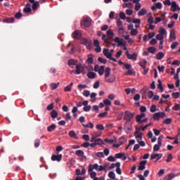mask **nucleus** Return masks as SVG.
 <instances>
[{
	"mask_svg": "<svg viewBox=\"0 0 180 180\" xmlns=\"http://www.w3.org/2000/svg\"><path fill=\"white\" fill-rule=\"evenodd\" d=\"M56 124H53L51 126L48 127L47 130L48 131H53V130H56Z\"/></svg>",
	"mask_w": 180,
	"mask_h": 180,
	"instance_id": "nucleus-39",
	"label": "nucleus"
},
{
	"mask_svg": "<svg viewBox=\"0 0 180 180\" xmlns=\"http://www.w3.org/2000/svg\"><path fill=\"white\" fill-rule=\"evenodd\" d=\"M153 96H154V92H153V91H149L148 92V98H149V99H151Z\"/></svg>",
	"mask_w": 180,
	"mask_h": 180,
	"instance_id": "nucleus-57",
	"label": "nucleus"
},
{
	"mask_svg": "<svg viewBox=\"0 0 180 180\" xmlns=\"http://www.w3.org/2000/svg\"><path fill=\"white\" fill-rule=\"evenodd\" d=\"M158 158V160H161L162 158V153H153L150 155V160H155Z\"/></svg>",
	"mask_w": 180,
	"mask_h": 180,
	"instance_id": "nucleus-15",
	"label": "nucleus"
},
{
	"mask_svg": "<svg viewBox=\"0 0 180 180\" xmlns=\"http://www.w3.org/2000/svg\"><path fill=\"white\" fill-rule=\"evenodd\" d=\"M139 65L141 67V68H144L146 65H147V60H142L141 62H139Z\"/></svg>",
	"mask_w": 180,
	"mask_h": 180,
	"instance_id": "nucleus-26",
	"label": "nucleus"
},
{
	"mask_svg": "<svg viewBox=\"0 0 180 180\" xmlns=\"http://www.w3.org/2000/svg\"><path fill=\"white\" fill-rule=\"evenodd\" d=\"M30 6H32L30 4H27L25 8L23 9V12H25V13H30V12H32V8Z\"/></svg>",
	"mask_w": 180,
	"mask_h": 180,
	"instance_id": "nucleus-16",
	"label": "nucleus"
},
{
	"mask_svg": "<svg viewBox=\"0 0 180 180\" xmlns=\"http://www.w3.org/2000/svg\"><path fill=\"white\" fill-rule=\"evenodd\" d=\"M103 103L105 105V106H110V105H112V102L109 101V99L103 100Z\"/></svg>",
	"mask_w": 180,
	"mask_h": 180,
	"instance_id": "nucleus-44",
	"label": "nucleus"
},
{
	"mask_svg": "<svg viewBox=\"0 0 180 180\" xmlns=\"http://www.w3.org/2000/svg\"><path fill=\"white\" fill-rule=\"evenodd\" d=\"M160 117H165V112H159L153 114V120H160Z\"/></svg>",
	"mask_w": 180,
	"mask_h": 180,
	"instance_id": "nucleus-8",
	"label": "nucleus"
},
{
	"mask_svg": "<svg viewBox=\"0 0 180 180\" xmlns=\"http://www.w3.org/2000/svg\"><path fill=\"white\" fill-rule=\"evenodd\" d=\"M156 110H157V105H151L150 108V112H151V113H154L156 112Z\"/></svg>",
	"mask_w": 180,
	"mask_h": 180,
	"instance_id": "nucleus-40",
	"label": "nucleus"
},
{
	"mask_svg": "<svg viewBox=\"0 0 180 180\" xmlns=\"http://www.w3.org/2000/svg\"><path fill=\"white\" fill-rule=\"evenodd\" d=\"M178 41H174V42H173L172 44V45H171V49H172V50H174V49H176V46H178Z\"/></svg>",
	"mask_w": 180,
	"mask_h": 180,
	"instance_id": "nucleus-51",
	"label": "nucleus"
},
{
	"mask_svg": "<svg viewBox=\"0 0 180 180\" xmlns=\"http://www.w3.org/2000/svg\"><path fill=\"white\" fill-rule=\"evenodd\" d=\"M40 139H36L34 142V148H37V147H40Z\"/></svg>",
	"mask_w": 180,
	"mask_h": 180,
	"instance_id": "nucleus-46",
	"label": "nucleus"
},
{
	"mask_svg": "<svg viewBox=\"0 0 180 180\" xmlns=\"http://www.w3.org/2000/svg\"><path fill=\"white\" fill-rule=\"evenodd\" d=\"M57 116H58V112H57L56 110H53L51 112V117H52V119H56Z\"/></svg>",
	"mask_w": 180,
	"mask_h": 180,
	"instance_id": "nucleus-27",
	"label": "nucleus"
},
{
	"mask_svg": "<svg viewBox=\"0 0 180 180\" xmlns=\"http://www.w3.org/2000/svg\"><path fill=\"white\" fill-rule=\"evenodd\" d=\"M163 124H171L172 123V119L167 118L162 122Z\"/></svg>",
	"mask_w": 180,
	"mask_h": 180,
	"instance_id": "nucleus-36",
	"label": "nucleus"
},
{
	"mask_svg": "<svg viewBox=\"0 0 180 180\" xmlns=\"http://www.w3.org/2000/svg\"><path fill=\"white\" fill-rule=\"evenodd\" d=\"M158 89H160L161 92H163L164 87L162 86V83L161 82V80L158 79Z\"/></svg>",
	"mask_w": 180,
	"mask_h": 180,
	"instance_id": "nucleus-33",
	"label": "nucleus"
},
{
	"mask_svg": "<svg viewBox=\"0 0 180 180\" xmlns=\"http://www.w3.org/2000/svg\"><path fill=\"white\" fill-rule=\"evenodd\" d=\"M77 64H78V60L75 59H70L68 61V65H69V67H71V65H77Z\"/></svg>",
	"mask_w": 180,
	"mask_h": 180,
	"instance_id": "nucleus-19",
	"label": "nucleus"
},
{
	"mask_svg": "<svg viewBox=\"0 0 180 180\" xmlns=\"http://www.w3.org/2000/svg\"><path fill=\"white\" fill-rule=\"evenodd\" d=\"M118 33L120 37H124V34H126V32H124V29L123 27L119 28Z\"/></svg>",
	"mask_w": 180,
	"mask_h": 180,
	"instance_id": "nucleus-24",
	"label": "nucleus"
},
{
	"mask_svg": "<svg viewBox=\"0 0 180 180\" xmlns=\"http://www.w3.org/2000/svg\"><path fill=\"white\" fill-rule=\"evenodd\" d=\"M123 155H124V153H116L115 154V158H122V157H123Z\"/></svg>",
	"mask_w": 180,
	"mask_h": 180,
	"instance_id": "nucleus-64",
	"label": "nucleus"
},
{
	"mask_svg": "<svg viewBox=\"0 0 180 180\" xmlns=\"http://www.w3.org/2000/svg\"><path fill=\"white\" fill-rule=\"evenodd\" d=\"M146 164H147V160L141 161L138 167L139 171H144L146 169Z\"/></svg>",
	"mask_w": 180,
	"mask_h": 180,
	"instance_id": "nucleus-13",
	"label": "nucleus"
},
{
	"mask_svg": "<svg viewBox=\"0 0 180 180\" xmlns=\"http://www.w3.org/2000/svg\"><path fill=\"white\" fill-rule=\"evenodd\" d=\"M38 6H40V3L39 1H35L32 4V10L36 11V9H37Z\"/></svg>",
	"mask_w": 180,
	"mask_h": 180,
	"instance_id": "nucleus-34",
	"label": "nucleus"
},
{
	"mask_svg": "<svg viewBox=\"0 0 180 180\" xmlns=\"http://www.w3.org/2000/svg\"><path fill=\"white\" fill-rule=\"evenodd\" d=\"M162 139H164L162 135L158 139V144L153 146V151H159L161 146H162Z\"/></svg>",
	"mask_w": 180,
	"mask_h": 180,
	"instance_id": "nucleus-4",
	"label": "nucleus"
},
{
	"mask_svg": "<svg viewBox=\"0 0 180 180\" xmlns=\"http://www.w3.org/2000/svg\"><path fill=\"white\" fill-rule=\"evenodd\" d=\"M104 141L105 143H108V144H113V143H116V138H115L114 139H105Z\"/></svg>",
	"mask_w": 180,
	"mask_h": 180,
	"instance_id": "nucleus-31",
	"label": "nucleus"
},
{
	"mask_svg": "<svg viewBox=\"0 0 180 180\" xmlns=\"http://www.w3.org/2000/svg\"><path fill=\"white\" fill-rule=\"evenodd\" d=\"M84 127H89V129H94V124L92 122H89L87 124H82Z\"/></svg>",
	"mask_w": 180,
	"mask_h": 180,
	"instance_id": "nucleus-42",
	"label": "nucleus"
},
{
	"mask_svg": "<svg viewBox=\"0 0 180 180\" xmlns=\"http://www.w3.org/2000/svg\"><path fill=\"white\" fill-rule=\"evenodd\" d=\"M58 85H60V83H51L50 85L51 89H52V91L57 89V88H58Z\"/></svg>",
	"mask_w": 180,
	"mask_h": 180,
	"instance_id": "nucleus-29",
	"label": "nucleus"
},
{
	"mask_svg": "<svg viewBox=\"0 0 180 180\" xmlns=\"http://www.w3.org/2000/svg\"><path fill=\"white\" fill-rule=\"evenodd\" d=\"M165 54H164V53H162V52H159V53H158V54L156 55V58L158 59V60H162V58H164V57H165Z\"/></svg>",
	"mask_w": 180,
	"mask_h": 180,
	"instance_id": "nucleus-28",
	"label": "nucleus"
},
{
	"mask_svg": "<svg viewBox=\"0 0 180 180\" xmlns=\"http://www.w3.org/2000/svg\"><path fill=\"white\" fill-rule=\"evenodd\" d=\"M126 54L128 60H134V61L137 60V53H134L133 54H130L129 53V51H127Z\"/></svg>",
	"mask_w": 180,
	"mask_h": 180,
	"instance_id": "nucleus-9",
	"label": "nucleus"
},
{
	"mask_svg": "<svg viewBox=\"0 0 180 180\" xmlns=\"http://www.w3.org/2000/svg\"><path fill=\"white\" fill-rule=\"evenodd\" d=\"M83 95L84 96H86V98H88V96L91 95V92H89V90H84L83 92Z\"/></svg>",
	"mask_w": 180,
	"mask_h": 180,
	"instance_id": "nucleus-52",
	"label": "nucleus"
},
{
	"mask_svg": "<svg viewBox=\"0 0 180 180\" xmlns=\"http://www.w3.org/2000/svg\"><path fill=\"white\" fill-rule=\"evenodd\" d=\"M87 68H88L86 66H84L82 65V64L77 65L75 74H76V75H78L79 74H82L83 75H85V74H86Z\"/></svg>",
	"mask_w": 180,
	"mask_h": 180,
	"instance_id": "nucleus-2",
	"label": "nucleus"
},
{
	"mask_svg": "<svg viewBox=\"0 0 180 180\" xmlns=\"http://www.w3.org/2000/svg\"><path fill=\"white\" fill-rule=\"evenodd\" d=\"M173 178H175V174L171 173V174H167L165 176L164 180H172Z\"/></svg>",
	"mask_w": 180,
	"mask_h": 180,
	"instance_id": "nucleus-23",
	"label": "nucleus"
},
{
	"mask_svg": "<svg viewBox=\"0 0 180 180\" xmlns=\"http://www.w3.org/2000/svg\"><path fill=\"white\" fill-rule=\"evenodd\" d=\"M158 70L159 72H164V70H165V67L164 65L158 66Z\"/></svg>",
	"mask_w": 180,
	"mask_h": 180,
	"instance_id": "nucleus-58",
	"label": "nucleus"
},
{
	"mask_svg": "<svg viewBox=\"0 0 180 180\" xmlns=\"http://www.w3.org/2000/svg\"><path fill=\"white\" fill-rule=\"evenodd\" d=\"M52 161H57L58 162H60L63 160V155H53L51 158Z\"/></svg>",
	"mask_w": 180,
	"mask_h": 180,
	"instance_id": "nucleus-10",
	"label": "nucleus"
},
{
	"mask_svg": "<svg viewBox=\"0 0 180 180\" xmlns=\"http://www.w3.org/2000/svg\"><path fill=\"white\" fill-rule=\"evenodd\" d=\"M117 26H118L119 29H120V27H123V24L122 22V20H120V19L117 20Z\"/></svg>",
	"mask_w": 180,
	"mask_h": 180,
	"instance_id": "nucleus-47",
	"label": "nucleus"
},
{
	"mask_svg": "<svg viewBox=\"0 0 180 180\" xmlns=\"http://www.w3.org/2000/svg\"><path fill=\"white\" fill-rule=\"evenodd\" d=\"M83 109L84 112H89L91 110V105H85Z\"/></svg>",
	"mask_w": 180,
	"mask_h": 180,
	"instance_id": "nucleus-63",
	"label": "nucleus"
},
{
	"mask_svg": "<svg viewBox=\"0 0 180 180\" xmlns=\"http://www.w3.org/2000/svg\"><path fill=\"white\" fill-rule=\"evenodd\" d=\"M147 14V10L146 8H142L139 13V16H144V15Z\"/></svg>",
	"mask_w": 180,
	"mask_h": 180,
	"instance_id": "nucleus-30",
	"label": "nucleus"
},
{
	"mask_svg": "<svg viewBox=\"0 0 180 180\" xmlns=\"http://www.w3.org/2000/svg\"><path fill=\"white\" fill-rule=\"evenodd\" d=\"M114 41L118 43V46H124V44H126V42L122 38L120 39L117 37L114 39Z\"/></svg>",
	"mask_w": 180,
	"mask_h": 180,
	"instance_id": "nucleus-11",
	"label": "nucleus"
},
{
	"mask_svg": "<svg viewBox=\"0 0 180 180\" xmlns=\"http://www.w3.org/2000/svg\"><path fill=\"white\" fill-rule=\"evenodd\" d=\"M172 110H180V105L176 104L174 106H173Z\"/></svg>",
	"mask_w": 180,
	"mask_h": 180,
	"instance_id": "nucleus-60",
	"label": "nucleus"
},
{
	"mask_svg": "<svg viewBox=\"0 0 180 180\" xmlns=\"http://www.w3.org/2000/svg\"><path fill=\"white\" fill-rule=\"evenodd\" d=\"M156 39L157 40H164V35H162V34H158L157 36H156Z\"/></svg>",
	"mask_w": 180,
	"mask_h": 180,
	"instance_id": "nucleus-55",
	"label": "nucleus"
},
{
	"mask_svg": "<svg viewBox=\"0 0 180 180\" xmlns=\"http://www.w3.org/2000/svg\"><path fill=\"white\" fill-rule=\"evenodd\" d=\"M171 8L172 12H176V11H180L179 6H178L175 1L172 2Z\"/></svg>",
	"mask_w": 180,
	"mask_h": 180,
	"instance_id": "nucleus-12",
	"label": "nucleus"
},
{
	"mask_svg": "<svg viewBox=\"0 0 180 180\" xmlns=\"http://www.w3.org/2000/svg\"><path fill=\"white\" fill-rule=\"evenodd\" d=\"M170 40H176V36L175 35V30L172 29L169 34Z\"/></svg>",
	"mask_w": 180,
	"mask_h": 180,
	"instance_id": "nucleus-18",
	"label": "nucleus"
},
{
	"mask_svg": "<svg viewBox=\"0 0 180 180\" xmlns=\"http://www.w3.org/2000/svg\"><path fill=\"white\" fill-rule=\"evenodd\" d=\"M75 154H76V155H78L79 157H84L85 158V156H84V151H82L81 150H76Z\"/></svg>",
	"mask_w": 180,
	"mask_h": 180,
	"instance_id": "nucleus-38",
	"label": "nucleus"
},
{
	"mask_svg": "<svg viewBox=\"0 0 180 180\" xmlns=\"http://www.w3.org/2000/svg\"><path fill=\"white\" fill-rule=\"evenodd\" d=\"M81 25L83 27H89L91 26V20L88 18H84L81 22Z\"/></svg>",
	"mask_w": 180,
	"mask_h": 180,
	"instance_id": "nucleus-7",
	"label": "nucleus"
},
{
	"mask_svg": "<svg viewBox=\"0 0 180 180\" xmlns=\"http://www.w3.org/2000/svg\"><path fill=\"white\" fill-rule=\"evenodd\" d=\"M108 116V112H101L98 115V117H105Z\"/></svg>",
	"mask_w": 180,
	"mask_h": 180,
	"instance_id": "nucleus-62",
	"label": "nucleus"
},
{
	"mask_svg": "<svg viewBox=\"0 0 180 180\" xmlns=\"http://www.w3.org/2000/svg\"><path fill=\"white\" fill-rule=\"evenodd\" d=\"M172 96H173V98H174V99H178V98H179V92L172 93Z\"/></svg>",
	"mask_w": 180,
	"mask_h": 180,
	"instance_id": "nucleus-49",
	"label": "nucleus"
},
{
	"mask_svg": "<svg viewBox=\"0 0 180 180\" xmlns=\"http://www.w3.org/2000/svg\"><path fill=\"white\" fill-rule=\"evenodd\" d=\"M87 77L90 79H94L96 78V73H95L94 72H89L87 73Z\"/></svg>",
	"mask_w": 180,
	"mask_h": 180,
	"instance_id": "nucleus-20",
	"label": "nucleus"
},
{
	"mask_svg": "<svg viewBox=\"0 0 180 180\" xmlns=\"http://www.w3.org/2000/svg\"><path fill=\"white\" fill-rule=\"evenodd\" d=\"M159 33H160V34H162V36H164V34H165L167 33V30L164 28H160L159 30Z\"/></svg>",
	"mask_w": 180,
	"mask_h": 180,
	"instance_id": "nucleus-50",
	"label": "nucleus"
},
{
	"mask_svg": "<svg viewBox=\"0 0 180 180\" xmlns=\"http://www.w3.org/2000/svg\"><path fill=\"white\" fill-rule=\"evenodd\" d=\"M82 44H84L86 46V49L88 50H91L92 49V41L89 39L84 38L82 39Z\"/></svg>",
	"mask_w": 180,
	"mask_h": 180,
	"instance_id": "nucleus-5",
	"label": "nucleus"
},
{
	"mask_svg": "<svg viewBox=\"0 0 180 180\" xmlns=\"http://www.w3.org/2000/svg\"><path fill=\"white\" fill-rule=\"evenodd\" d=\"M125 70H127V72H125L124 75H134L136 76V71L134 69L131 68V65L127 63L124 65Z\"/></svg>",
	"mask_w": 180,
	"mask_h": 180,
	"instance_id": "nucleus-3",
	"label": "nucleus"
},
{
	"mask_svg": "<svg viewBox=\"0 0 180 180\" xmlns=\"http://www.w3.org/2000/svg\"><path fill=\"white\" fill-rule=\"evenodd\" d=\"M15 19H20V18H22V13L18 12L17 13H15Z\"/></svg>",
	"mask_w": 180,
	"mask_h": 180,
	"instance_id": "nucleus-61",
	"label": "nucleus"
},
{
	"mask_svg": "<svg viewBox=\"0 0 180 180\" xmlns=\"http://www.w3.org/2000/svg\"><path fill=\"white\" fill-rule=\"evenodd\" d=\"M103 144V141L101 139H97L96 141V146H102Z\"/></svg>",
	"mask_w": 180,
	"mask_h": 180,
	"instance_id": "nucleus-43",
	"label": "nucleus"
},
{
	"mask_svg": "<svg viewBox=\"0 0 180 180\" xmlns=\"http://www.w3.org/2000/svg\"><path fill=\"white\" fill-rule=\"evenodd\" d=\"M143 117H146V114L144 112H141L140 115H136V122H140Z\"/></svg>",
	"mask_w": 180,
	"mask_h": 180,
	"instance_id": "nucleus-22",
	"label": "nucleus"
},
{
	"mask_svg": "<svg viewBox=\"0 0 180 180\" xmlns=\"http://www.w3.org/2000/svg\"><path fill=\"white\" fill-rule=\"evenodd\" d=\"M113 30H109L108 32H107V36L108 37H109L110 39H113Z\"/></svg>",
	"mask_w": 180,
	"mask_h": 180,
	"instance_id": "nucleus-35",
	"label": "nucleus"
},
{
	"mask_svg": "<svg viewBox=\"0 0 180 180\" xmlns=\"http://www.w3.org/2000/svg\"><path fill=\"white\" fill-rule=\"evenodd\" d=\"M96 155L99 157V158H103L105 157V155H103V152H98L96 153Z\"/></svg>",
	"mask_w": 180,
	"mask_h": 180,
	"instance_id": "nucleus-53",
	"label": "nucleus"
},
{
	"mask_svg": "<svg viewBox=\"0 0 180 180\" xmlns=\"http://www.w3.org/2000/svg\"><path fill=\"white\" fill-rule=\"evenodd\" d=\"M108 176L109 178H110V179H115V178H116V174H115L114 172H110L108 174Z\"/></svg>",
	"mask_w": 180,
	"mask_h": 180,
	"instance_id": "nucleus-41",
	"label": "nucleus"
},
{
	"mask_svg": "<svg viewBox=\"0 0 180 180\" xmlns=\"http://www.w3.org/2000/svg\"><path fill=\"white\" fill-rule=\"evenodd\" d=\"M96 127L97 130H105V127H103L102 124H97Z\"/></svg>",
	"mask_w": 180,
	"mask_h": 180,
	"instance_id": "nucleus-54",
	"label": "nucleus"
},
{
	"mask_svg": "<svg viewBox=\"0 0 180 180\" xmlns=\"http://www.w3.org/2000/svg\"><path fill=\"white\" fill-rule=\"evenodd\" d=\"M138 33H139V31H137L136 29H134L131 31V36H137Z\"/></svg>",
	"mask_w": 180,
	"mask_h": 180,
	"instance_id": "nucleus-48",
	"label": "nucleus"
},
{
	"mask_svg": "<svg viewBox=\"0 0 180 180\" xmlns=\"http://www.w3.org/2000/svg\"><path fill=\"white\" fill-rule=\"evenodd\" d=\"M15 22V18H6L3 20L4 23H13Z\"/></svg>",
	"mask_w": 180,
	"mask_h": 180,
	"instance_id": "nucleus-17",
	"label": "nucleus"
},
{
	"mask_svg": "<svg viewBox=\"0 0 180 180\" xmlns=\"http://www.w3.org/2000/svg\"><path fill=\"white\" fill-rule=\"evenodd\" d=\"M110 71L112 70L110 68L107 67L105 69V66L101 65L97 72L98 73V75L102 76L105 73V82H109L110 84L113 83L114 81H116V76L115 75H110Z\"/></svg>",
	"mask_w": 180,
	"mask_h": 180,
	"instance_id": "nucleus-1",
	"label": "nucleus"
},
{
	"mask_svg": "<svg viewBox=\"0 0 180 180\" xmlns=\"http://www.w3.org/2000/svg\"><path fill=\"white\" fill-rule=\"evenodd\" d=\"M148 51L149 53H151V54H155L156 49H155V48L154 46H150L148 49Z\"/></svg>",
	"mask_w": 180,
	"mask_h": 180,
	"instance_id": "nucleus-37",
	"label": "nucleus"
},
{
	"mask_svg": "<svg viewBox=\"0 0 180 180\" xmlns=\"http://www.w3.org/2000/svg\"><path fill=\"white\" fill-rule=\"evenodd\" d=\"M108 161H110V162H115V161H116V159L115 158V157L110 155L108 158Z\"/></svg>",
	"mask_w": 180,
	"mask_h": 180,
	"instance_id": "nucleus-56",
	"label": "nucleus"
},
{
	"mask_svg": "<svg viewBox=\"0 0 180 180\" xmlns=\"http://www.w3.org/2000/svg\"><path fill=\"white\" fill-rule=\"evenodd\" d=\"M164 174H165V169H161L158 172V176H161L162 175H164Z\"/></svg>",
	"mask_w": 180,
	"mask_h": 180,
	"instance_id": "nucleus-59",
	"label": "nucleus"
},
{
	"mask_svg": "<svg viewBox=\"0 0 180 180\" xmlns=\"http://www.w3.org/2000/svg\"><path fill=\"white\" fill-rule=\"evenodd\" d=\"M69 136H70V137H72V139H78V137H77V134H75V131H70Z\"/></svg>",
	"mask_w": 180,
	"mask_h": 180,
	"instance_id": "nucleus-32",
	"label": "nucleus"
},
{
	"mask_svg": "<svg viewBox=\"0 0 180 180\" xmlns=\"http://www.w3.org/2000/svg\"><path fill=\"white\" fill-rule=\"evenodd\" d=\"M103 53L106 58H108L109 60L112 58V52H109V49H104Z\"/></svg>",
	"mask_w": 180,
	"mask_h": 180,
	"instance_id": "nucleus-14",
	"label": "nucleus"
},
{
	"mask_svg": "<svg viewBox=\"0 0 180 180\" xmlns=\"http://www.w3.org/2000/svg\"><path fill=\"white\" fill-rule=\"evenodd\" d=\"M101 39H102V40H103L104 42H105L108 47H109V46H110V42L109 41V39H106V34H103Z\"/></svg>",
	"mask_w": 180,
	"mask_h": 180,
	"instance_id": "nucleus-25",
	"label": "nucleus"
},
{
	"mask_svg": "<svg viewBox=\"0 0 180 180\" xmlns=\"http://www.w3.org/2000/svg\"><path fill=\"white\" fill-rule=\"evenodd\" d=\"M98 61H99V63H102L103 64H106V63H108V60L106 59H103L101 57L98 58Z\"/></svg>",
	"mask_w": 180,
	"mask_h": 180,
	"instance_id": "nucleus-45",
	"label": "nucleus"
},
{
	"mask_svg": "<svg viewBox=\"0 0 180 180\" xmlns=\"http://www.w3.org/2000/svg\"><path fill=\"white\" fill-rule=\"evenodd\" d=\"M72 36H73L74 39H79L82 35H81V32H79V31L75 30L72 33Z\"/></svg>",
	"mask_w": 180,
	"mask_h": 180,
	"instance_id": "nucleus-21",
	"label": "nucleus"
},
{
	"mask_svg": "<svg viewBox=\"0 0 180 180\" xmlns=\"http://www.w3.org/2000/svg\"><path fill=\"white\" fill-rule=\"evenodd\" d=\"M134 117V114L131 113L130 111L127 110L124 112V119L127 122H131V120Z\"/></svg>",
	"mask_w": 180,
	"mask_h": 180,
	"instance_id": "nucleus-6",
	"label": "nucleus"
}]
</instances>
